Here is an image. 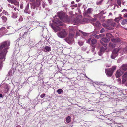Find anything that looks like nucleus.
Listing matches in <instances>:
<instances>
[{"mask_svg": "<svg viewBox=\"0 0 127 127\" xmlns=\"http://www.w3.org/2000/svg\"><path fill=\"white\" fill-rule=\"evenodd\" d=\"M8 49V48H5L0 53V69L2 68V62L5 60V55L7 52V50Z\"/></svg>", "mask_w": 127, "mask_h": 127, "instance_id": "1", "label": "nucleus"}, {"mask_svg": "<svg viewBox=\"0 0 127 127\" xmlns=\"http://www.w3.org/2000/svg\"><path fill=\"white\" fill-rule=\"evenodd\" d=\"M115 23L112 20H108L107 24L103 23L102 25L105 27L107 28L110 26H114L115 25Z\"/></svg>", "mask_w": 127, "mask_h": 127, "instance_id": "2", "label": "nucleus"}, {"mask_svg": "<svg viewBox=\"0 0 127 127\" xmlns=\"http://www.w3.org/2000/svg\"><path fill=\"white\" fill-rule=\"evenodd\" d=\"M68 33L64 29L57 33V34L59 37L61 38H64L67 35Z\"/></svg>", "mask_w": 127, "mask_h": 127, "instance_id": "3", "label": "nucleus"}, {"mask_svg": "<svg viewBox=\"0 0 127 127\" xmlns=\"http://www.w3.org/2000/svg\"><path fill=\"white\" fill-rule=\"evenodd\" d=\"M73 36L74 35L73 34L70 33L69 34V36L64 40L68 43L69 44H71L73 41Z\"/></svg>", "mask_w": 127, "mask_h": 127, "instance_id": "4", "label": "nucleus"}, {"mask_svg": "<svg viewBox=\"0 0 127 127\" xmlns=\"http://www.w3.org/2000/svg\"><path fill=\"white\" fill-rule=\"evenodd\" d=\"M119 50V48L115 49L113 50L111 57L112 59H114L118 55V53Z\"/></svg>", "mask_w": 127, "mask_h": 127, "instance_id": "5", "label": "nucleus"}, {"mask_svg": "<svg viewBox=\"0 0 127 127\" xmlns=\"http://www.w3.org/2000/svg\"><path fill=\"white\" fill-rule=\"evenodd\" d=\"M10 45V42L9 41H5L2 43L0 46V49H2L6 46H8Z\"/></svg>", "mask_w": 127, "mask_h": 127, "instance_id": "6", "label": "nucleus"}, {"mask_svg": "<svg viewBox=\"0 0 127 127\" xmlns=\"http://www.w3.org/2000/svg\"><path fill=\"white\" fill-rule=\"evenodd\" d=\"M105 73L108 76L111 77L112 74L113 72L110 69L107 70L105 69Z\"/></svg>", "mask_w": 127, "mask_h": 127, "instance_id": "7", "label": "nucleus"}, {"mask_svg": "<svg viewBox=\"0 0 127 127\" xmlns=\"http://www.w3.org/2000/svg\"><path fill=\"white\" fill-rule=\"evenodd\" d=\"M123 71H121V69L117 70L116 72L115 76L117 78L118 77L122 75Z\"/></svg>", "mask_w": 127, "mask_h": 127, "instance_id": "8", "label": "nucleus"}, {"mask_svg": "<svg viewBox=\"0 0 127 127\" xmlns=\"http://www.w3.org/2000/svg\"><path fill=\"white\" fill-rule=\"evenodd\" d=\"M127 73H125L123 75L122 77V83L123 84H125V83L127 80Z\"/></svg>", "mask_w": 127, "mask_h": 127, "instance_id": "9", "label": "nucleus"}, {"mask_svg": "<svg viewBox=\"0 0 127 127\" xmlns=\"http://www.w3.org/2000/svg\"><path fill=\"white\" fill-rule=\"evenodd\" d=\"M8 1L12 4H14L16 5H17L18 7L19 6V3L16 0H8Z\"/></svg>", "mask_w": 127, "mask_h": 127, "instance_id": "10", "label": "nucleus"}, {"mask_svg": "<svg viewBox=\"0 0 127 127\" xmlns=\"http://www.w3.org/2000/svg\"><path fill=\"white\" fill-rule=\"evenodd\" d=\"M107 49L106 47L103 48V47L101 48L100 51L98 52V54L100 56H101L102 54L103 53L104 51Z\"/></svg>", "mask_w": 127, "mask_h": 127, "instance_id": "11", "label": "nucleus"}, {"mask_svg": "<svg viewBox=\"0 0 127 127\" xmlns=\"http://www.w3.org/2000/svg\"><path fill=\"white\" fill-rule=\"evenodd\" d=\"M53 21L54 23L58 25L62 26V25L61 21H59L58 19H54Z\"/></svg>", "mask_w": 127, "mask_h": 127, "instance_id": "12", "label": "nucleus"}, {"mask_svg": "<svg viewBox=\"0 0 127 127\" xmlns=\"http://www.w3.org/2000/svg\"><path fill=\"white\" fill-rule=\"evenodd\" d=\"M51 50V47L48 46H46L44 48V51L47 52L50 51Z\"/></svg>", "mask_w": 127, "mask_h": 127, "instance_id": "13", "label": "nucleus"}, {"mask_svg": "<svg viewBox=\"0 0 127 127\" xmlns=\"http://www.w3.org/2000/svg\"><path fill=\"white\" fill-rule=\"evenodd\" d=\"M121 69H122L123 71H125L127 69V64L122 65L121 66Z\"/></svg>", "mask_w": 127, "mask_h": 127, "instance_id": "14", "label": "nucleus"}, {"mask_svg": "<svg viewBox=\"0 0 127 127\" xmlns=\"http://www.w3.org/2000/svg\"><path fill=\"white\" fill-rule=\"evenodd\" d=\"M111 41L113 42H118L120 41V39L118 38H112L111 39Z\"/></svg>", "mask_w": 127, "mask_h": 127, "instance_id": "15", "label": "nucleus"}, {"mask_svg": "<svg viewBox=\"0 0 127 127\" xmlns=\"http://www.w3.org/2000/svg\"><path fill=\"white\" fill-rule=\"evenodd\" d=\"M110 40V39L109 38H104L102 39V41L105 43L108 42Z\"/></svg>", "mask_w": 127, "mask_h": 127, "instance_id": "16", "label": "nucleus"}, {"mask_svg": "<svg viewBox=\"0 0 127 127\" xmlns=\"http://www.w3.org/2000/svg\"><path fill=\"white\" fill-rule=\"evenodd\" d=\"M93 25L97 27H100L101 26V24L99 21H97L95 23L93 24Z\"/></svg>", "mask_w": 127, "mask_h": 127, "instance_id": "17", "label": "nucleus"}, {"mask_svg": "<svg viewBox=\"0 0 127 127\" xmlns=\"http://www.w3.org/2000/svg\"><path fill=\"white\" fill-rule=\"evenodd\" d=\"M91 42L92 45H94L96 43L97 41L94 38H92L91 40Z\"/></svg>", "mask_w": 127, "mask_h": 127, "instance_id": "18", "label": "nucleus"}, {"mask_svg": "<svg viewBox=\"0 0 127 127\" xmlns=\"http://www.w3.org/2000/svg\"><path fill=\"white\" fill-rule=\"evenodd\" d=\"M84 23V22H81L80 20H76V22L74 24V25L79 24V23L82 24Z\"/></svg>", "mask_w": 127, "mask_h": 127, "instance_id": "19", "label": "nucleus"}, {"mask_svg": "<svg viewBox=\"0 0 127 127\" xmlns=\"http://www.w3.org/2000/svg\"><path fill=\"white\" fill-rule=\"evenodd\" d=\"M122 18L121 17V16H120L119 17L116 18L115 19V20L116 22H118Z\"/></svg>", "mask_w": 127, "mask_h": 127, "instance_id": "20", "label": "nucleus"}, {"mask_svg": "<svg viewBox=\"0 0 127 127\" xmlns=\"http://www.w3.org/2000/svg\"><path fill=\"white\" fill-rule=\"evenodd\" d=\"M58 17L61 20H63V18L64 17V16L61 13H59L58 15Z\"/></svg>", "mask_w": 127, "mask_h": 127, "instance_id": "21", "label": "nucleus"}, {"mask_svg": "<svg viewBox=\"0 0 127 127\" xmlns=\"http://www.w3.org/2000/svg\"><path fill=\"white\" fill-rule=\"evenodd\" d=\"M1 18L3 21V22H6L7 20V18L5 16H3Z\"/></svg>", "mask_w": 127, "mask_h": 127, "instance_id": "22", "label": "nucleus"}, {"mask_svg": "<svg viewBox=\"0 0 127 127\" xmlns=\"http://www.w3.org/2000/svg\"><path fill=\"white\" fill-rule=\"evenodd\" d=\"M0 30L4 31L5 32H7V30L6 29V28L4 27H2L0 29Z\"/></svg>", "mask_w": 127, "mask_h": 127, "instance_id": "23", "label": "nucleus"}, {"mask_svg": "<svg viewBox=\"0 0 127 127\" xmlns=\"http://www.w3.org/2000/svg\"><path fill=\"white\" fill-rule=\"evenodd\" d=\"M66 122L68 123H69L71 121V117L68 116L66 118Z\"/></svg>", "mask_w": 127, "mask_h": 127, "instance_id": "24", "label": "nucleus"}, {"mask_svg": "<svg viewBox=\"0 0 127 127\" xmlns=\"http://www.w3.org/2000/svg\"><path fill=\"white\" fill-rule=\"evenodd\" d=\"M109 46L111 48H114L115 46V45L114 44H113L112 43H110L109 44Z\"/></svg>", "mask_w": 127, "mask_h": 127, "instance_id": "25", "label": "nucleus"}, {"mask_svg": "<svg viewBox=\"0 0 127 127\" xmlns=\"http://www.w3.org/2000/svg\"><path fill=\"white\" fill-rule=\"evenodd\" d=\"M106 38H110L112 36V34L110 33H107L106 34Z\"/></svg>", "mask_w": 127, "mask_h": 127, "instance_id": "26", "label": "nucleus"}, {"mask_svg": "<svg viewBox=\"0 0 127 127\" xmlns=\"http://www.w3.org/2000/svg\"><path fill=\"white\" fill-rule=\"evenodd\" d=\"M24 12L26 13H28V14H29L30 13V11H28V8L27 7L24 10Z\"/></svg>", "mask_w": 127, "mask_h": 127, "instance_id": "27", "label": "nucleus"}, {"mask_svg": "<svg viewBox=\"0 0 127 127\" xmlns=\"http://www.w3.org/2000/svg\"><path fill=\"white\" fill-rule=\"evenodd\" d=\"M79 31L84 36H86L87 34V33L84 32L80 30H79Z\"/></svg>", "mask_w": 127, "mask_h": 127, "instance_id": "28", "label": "nucleus"}, {"mask_svg": "<svg viewBox=\"0 0 127 127\" xmlns=\"http://www.w3.org/2000/svg\"><path fill=\"white\" fill-rule=\"evenodd\" d=\"M101 34H100L99 35H97L95 34L94 35V36L95 38H96L97 39H98L101 37Z\"/></svg>", "mask_w": 127, "mask_h": 127, "instance_id": "29", "label": "nucleus"}, {"mask_svg": "<svg viewBox=\"0 0 127 127\" xmlns=\"http://www.w3.org/2000/svg\"><path fill=\"white\" fill-rule=\"evenodd\" d=\"M63 90L61 89H58L57 90V92H58V94H61V92H63Z\"/></svg>", "mask_w": 127, "mask_h": 127, "instance_id": "30", "label": "nucleus"}, {"mask_svg": "<svg viewBox=\"0 0 127 127\" xmlns=\"http://www.w3.org/2000/svg\"><path fill=\"white\" fill-rule=\"evenodd\" d=\"M78 43L79 45L80 46H82L83 44V42L80 41H79Z\"/></svg>", "mask_w": 127, "mask_h": 127, "instance_id": "31", "label": "nucleus"}, {"mask_svg": "<svg viewBox=\"0 0 127 127\" xmlns=\"http://www.w3.org/2000/svg\"><path fill=\"white\" fill-rule=\"evenodd\" d=\"M116 68V66H114L112 67V68L110 69L111 71L112 70V72H113V71L115 70Z\"/></svg>", "mask_w": 127, "mask_h": 127, "instance_id": "32", "label": "nucleus"}, {"mask_svg": "<svg viewBox=\"0 0 127 127\" xmlns=\"http://www.w3.org/2000/svg\"><path fill=\"white\" fill-rule=\"evenodd\" d=\"M12 17L13 18H16L17 17V15L16 14H13L12 15Z\"/></svg>", "mask_w": 127, "mask_h": 127, "instance_id": "33", "label": "nucleus"}, {"mask_svg": "<svg viewBox=\"0 0 127 127\" xmlns=\"http://www.w3.org/2000/svg\"><path fill=\"white\" fill-rule=\"evenodd\" d=\"M92 39V38L91 37L89 38L87 41L86 42L87 43L90 44V41H91V40Z\"/></svg>", "mask_w": 127, "mask_h": 127, "instance_id": "34", "label": "nucleus"}, {"mask_svg": "<svg viewBox=\"0 0 127 127\" xmlns=\"http://www.w3.org/2000/svg\"><path fill=\"white\" fill-rule=\"evenodd\" d=\"M122 24L123 25H124L126 24H127L126 21H125V19L123 20L122 23Z\"/></svg>", "mask_w": 127, "mask_h": 127, "instance_id": "35", "label": "nucleus"}, {"mask_svg": "<svg viewBox=\"0 0 127 127\" xmlns=\"http://www.w3.org/2000/svg\"><path fill=\"white\" fill-rule=\"evenodd\" d=\"M12 74V71H10L9 72L8 75L9 76H11Z\"/></svg>", "mask_w": 127, "mask_h": 127, "instance_id": "36", "label": "nucleus"}, {"mask_svg": "<svg viewBox=\"0 0 127 127\" xmlns=\"http://www.w3.org/2000/svg\"><path fill=\"white\" fill-rule=\"evenodd\" d=\"M91 8H89L87 11V13H88L90 14L91 13Z\"/></svg>", "mask_w": 127, "mask_h": 127, "instance_id": "37", "label": "nucleus"}, {"mask_svg": "<svg viewBox=\"0 0 127 127\" xmlns=\"http://www.w3.org/2000/svg\"><path fill=\"white\" fill-rule=\"evenodd\" d=\"M123 51L125 52V53L127 52V45L124 49Z\"/></svg>", "mask_w": 127, "mask_h": 127, "instance_id": "38", "label": "nucleus"}, {"mask_svg": "<svg viewBox=\"0 0 127 127\" xmlns=\"http://www.w3.org/2000/svg\"><path fill=\"white\" fill-rule=\"evenodd\" d=\"M117 81L118 82V83L119 84H120L121 83V79H117Z\"/></svg>", "mask_w": 127, "mask_h": 127, "instance_id": "39", "label": "nucleus"}, {"mask_svg": "<svg viewBox=\"0 0 127 127\" xmlns=\"http://www.w3.org/2000/svg\"><path fill=\"white\" fill-rule=\"evenodd\" d=\"M45 95V94H41V96L40 97L41 98H43Z\"/></svg>", "mask_w": 127, "mask_h": 127, "instance_id": "40", "label": "nucleus"}, {"mask_svg": "<svg viewBox=\"0 0 127 127\" xmlns=\"http://www.w3.org/2000/svg\"><path fill=\"white\" fill-rule=\"evenodd\" d=\"M102 2L101 1H97L96 2V4L97 5H100L101 4Z\"/></svg>", "mask_w": 127, "mask_h": 127, "instance_id": "41", "label": "nucleus"}, {"mask_svg": "<svg viewBox=\"0 0 127 127\" xmlns=\"http://www.w3.org/2000/svg\"><path fill=\"white\" fill-rule=\"evenodd\" d=\"M117 3L119 6H120L121 2L120 0H118L117 1Z\"/></svg>", "mask_w": 127, "mask_h": 127, "instance_id": "42", "label": "nucleus"}, {"mask_svg": "<svg viewBox=\"0 0 127 127\" xmlns=\"http://www.w3.org/2000/svg\"><path fill=\"white\" fill-rule=\"evenodd\" d=\"M100 42L102 44L104 47H106L107 46V44H103L102 42L100 41Z\"/></svg>", "mask_w": 127, "mask_h": 127, "instance_id": "43", "label": "nucleus"}, {"mask_svg": "<svg viewBox=\"0 0 127 127\" xmlns=\"http://www.w3.org/2000/svg\"><path fill=\"white\" fill-rule=\"evenodd\" d=\"M2 13L3 14H4L5 15H6L7 14V12L5 10H3L2 12Z\"/></svg>", "mask_w": 127, "mask_h": 127, "instance_id": "44", "label": "nucleus"}, {"mask_svg": "<svg viewBox=\"0 0 127 127\" xmlns=\"http://www.w3.org/2000/svg\"><path fill=\"white\" fill-rule=\"evenodd\" d=\"M105 31L104 29V28H102L101 30L100 31V32L101 33Z\"/></svg>", "mask_w": 127, "mask_h": 127, "instance_id": "45", "label": "nucleus"}, {"mask_svg": "<svg viewBox=\"0 0 127 127\" xmlns=\"http://www.w3.org/2000/svg\"><path fill=\"white\" fill-rule=\"evenodd\" d=\"M23 18L21 16H20L19 19V21H22L23 20Z\"/></svg>", "mask_w": 127, "mask_h": 127, "instance_id": "46", "label": "nucleus"}, {"mask_svg": "<svg viewBox=\"0 0 127 127\" xmlns=\"http://www.w3.org/2000/svg\"><path fill=\"white\" fill-rule=\"evenodd\" d=\"M36 2H37V4L39 5L40 4V2L39 0H36Z\"/></svg>", "mask_w": 127, "mask_h": 127, "instance_id": "47", "label": "nucleus"}, {"mask_svg": "<svg viewBox=\"0 0 127 127\" xmlns=\"http://www.w3.org/2000/svg\"><path fill=\"white\" fill-rule=\"evenodd\" d=\"M104 12L101 11L99 14V15H102L103 14H104V13H103Z\"/></svg>", "mask_w": 127, "mask_h": 127, "instance_id": "48", "label": "nucleus"}, {"mask_svg": "<svg viewBox=\"0 0 127 127\" xmlns=\"http://www.w3.org/2000/svg\"><path fill=\"white\" fill-rule=\"evenodd\" d=\"M23 4H20V8L21 9H22L23 8Z\"/></svg>", "mask_w": 127, "mask_h": 127, "instance_id": "49", "label": "nucleus"}, {"mask_svg": "<svg viewBox=\"0 0 127 127\" xmlns=\"http://www.w3.org/2000/svg\"><path fill=\"white\" fill-rule=\"evenodd\" d=\"M48 1H49V3H50V4H51L52 2V0H48Z\"/></svg>", "mask_w": 127, "mask_h": 127, "instance_id": "50", "label": "nucleus"}, {"mask_svg": "<svg viewBox=\"0 0 127 127\" xmlns=\"http://www.w3.org/2000/svg\"><path fill=\"white\" fill-rule=\"evenodd\" d=\"M112 13H110L109 14V15H108V16H112Z\"/></svg>", "mask_w": 127, "mask_h": 127, "instance_id": "51", "label": "nucleus"}, {"mask_svg": "<svg viewBox=\"0 0 127 127\" xmlns=\"http://www.w3.org/2000/svg\"><path fill=\"white\" fill-rule=\"evenodd\" d=\"M3 97V95L2 94H0V98H2Z\"/></svg>", "mask_w": 127, "mask_h": 127, "instance_id": "52", "label": "nucleus"}, {"mask_svg": "<svg viewBox=\"0 0 127 127\" xmlns=\"http://www.w3.org/2000/svg\"><path fill=\"white\" fill-rule=\"evenodd\" d=\"M79 33L78 32H76V35H77V36H78L79 35Z\"/></svg>", "mask_w": 127, "mask_h": 127, "instance_id": "53", "label": "nucleus"}, {"mask_svg": "<svg viewBox=\"0 0 127 127\" xmlns=\"http://www.w3.org/2000/svg\"><path fill=\"white\" fill-rule=\"evenodd\" d=\"M110 66H111V65H110V64L107 65V64H106V67H110Z\"/></svg>", "mask_w": 127, "mask_h": 127, "instance_id": "54", "label": "nucleus"}, {"mask_svg": "<svg viewBox=\"0 0 127 127\" xmlns=\"http://www.w3.org/2000/svg\"><path fill=\"white\" fill-rule=\"evenodd\" d=\"M94 49H95V48L94 47H93V48H92V52L93 53L94 52Z\"/></svg>", "mask_w": 127, "mask_h": 127, "instance_id": "55", "label": "nucleus"}, {"mask_svg": "<svg viewBox=\"0 0 127 127\" xmlns=\"http://www.w3.org/2000/svg\"><path fill=\"white\" fill-rule=\"evenodd\" d=\"M124 16L127 17V14H124Z\"/></svg>", "mask_w": 127, "mask_h": 127, "instance_id": "56", "label": "nucleus"}, {"mask_svg": "<svg viewBox=\"0 0 127 127\" xmlns=\"http://www.w3.org/2000/svg\"><path fill=\"white\" fill-rule=\"evenodd\" d=\"M73 6L74 7H77V4H75Z\"/></svg>", "mask_w": 127, "mask_h": 127, "instance_id": "57", "label": "nucleus"}, {"mask_svg": "<svg viewBox=\"0 0 127 127\" xmlns=\"http://www.w3.org/2000/svg\"><path fill=\"white\" fill-rule=\"evenodd\" d=\"M27 32H25L24 34L23 35L24 36V35H25L26 34H27Z\"/></svg>", "mask_w": 127, "mask_h": 127, "instance_id": "58", "label": "nucleus"}, {"mask_svg": "<svg viewBox=\"0 0 127 127\" xmlns=\"http://www.w3.org/2000/svg\"><path fill=\"white\" fill-rule=\"evenodd\" d=\"M71 3L72 4H74V1H72L71 2Z\"/></svg>", "mask_w": 127, "mask_h": 127, "instance_id": "59", "label": "nucleus"}, {"mask_svg": "<svg viewBox=\"0 0 127 127\" xmlns=\"http://www.w3.org/2000/svg\"><path fill=\"white\" fill-rule=\"evenodd\" d=\"M16 127H21L20 126L18 125V126H16Z\"/></svg>", "mask_w": 127, "mask_h": 127, "instance_id": "60", "label": "nucleus"}, {"mask_svg": "<svg viewBox=\"0 0 127 127\" xmlns=\"http://www.w3.org/2000/svg\"><path fill=\"white\" fill-rule=\"evenodd\" d=\"M69 29L70 30H73V28L72 27H70Z\"/></svg>", "mask_w": 127, "mask_h": 127, "instance_id": "61", "label": "nucleus"}, {"mask_svg": "<svg viewBox=\"0 0 127 127\" xmlns=\"http://www.w3.org/2000/svg\"><path fill=\"white\" fill-rule=\"evenodd\" d=\"M126 10L125 9H124L123 10H122V12H123L125 10Z\"/></svg>", "mask_w": 127, "mask_h": 127, "instance_id": "62", "label": "nucleus"}, {"mask_svg": "<svg viewBox=\"0 0 127 127\" xmlns=\"http://www.w3.org/2000/svg\"><path fill=\"white\" fill-rule=\"evenodd\" d=\"M125 21H126V23H127V19H125Z\"/></svg>", "mask_w": 127, "mask_h": 127, "instance_id": "63", "label": "nucleus"}, {"mask_svg": "<svg viewBox=\"0 0 127 127\" xmlns=\"http://www.w3.org/2000/svg\"><path fill=\"white\" fill-rule=\"evenodd\" d=\"M76 1H77V2H79L80 1V0H76Z\"/></svg>", "mask_w": 127, "mask_h": 127, "instance_id": "64", "label": "nucleus"}]
</instances>
